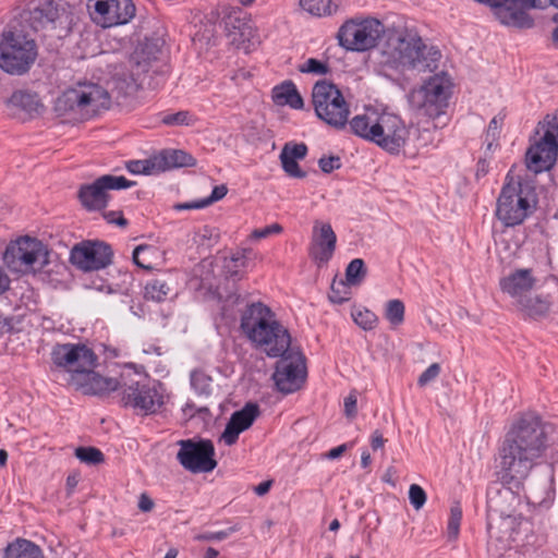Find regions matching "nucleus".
<instances>
[{
    "instance_id": "obj_1",
    "label": "nucleus",
    "mask_w": 558,
    "mask_h": 558,
    "mask_svg": "<svg viewBox=\"0 0 558 558\" xmlns=\"http://www.w3.org/2000/svg\"><path fill=\"white\" fill-rule=\"evenodd\" d=\"M546 448L547 436L538 416L527 413L512 424L498 449L502 484L493 483L487 489V517L518 513L521 496L505 484L519 488Z\"/></svg>"
},
{
    "instance_id": "obj_2",
    "label": "nucleus",
    "mask_w": 558,
    "mask_h": 558,
    "mask_svg": "<svg viewBox=\"0 0 558 558\" xmlns=\"http://www.w3.org/2000/svg\"><path fill=\"white\" fill-rule=\"evenodd\" d=\"M162 46L159 37H146L137 44L126 66L114 73V88L120 95L128 97L140 88H157L165 82L168 65L160 59Z\"/></svg>"
},
{
    "instance_id": "obj_3",
    "label": "nucleus",
    "mask_w": 558,
    "mask_h": 558,
    "mask_svg": "<svg viewBox=\"0 0 558 558\" xmlns=\"http://www.w3.org/2000/svg\"><path fill=\"white\" fill-rule=\"evenodd\" d=\"M241 329L269 357H279L292 349L288 329L276 319L275 313L260 302L250 304L242 313Z\"/></svg>"
},
{
    "instance_id": "obj_4",
    "label": "nucleus",
    "mask_w": 558,
    "mask_h": 558,
    "mask_svg": "<svg viewBox=\"0 0 558 558\" xmlns=\"http://www.w3.org/2000/svg\"><path fill=\"white\" fill-rule=\"evenodd\" d=\"M384 62L395 69L416 70L417 72L434 71L438 68L441 57L435 47H427L421 37L415 35H390L383 50Z\"/></svg>"
},
{
    "instance_id": "obj_5",
    "label": "nucleus",
    "mask_w": 558,
    "mask_h": 558,
    "mask_svg": "<svg viewBox=\"0 0 558 558\" xmlns=\"http://www.w3.org/2000/svg\"><path fill=\"white\" fill-rule=\"evenodd\" d=\"M536 205L535 189L530 183H506L497 198L495 215L505 227H515L535 211Z\"/></svg>"
},
{
    "instance_id": "obj_6",
    "label": "nucleus",
    "mask_w": 558,
    "mask_h": 558,
    "mask_svg": "<svg viewBox=\"0 0 558 558\" xmlns=\"http://www.w3.org/2000/svg\"><path fill=\"white\" fill-rule=\"evenodd\" d=\"M38 57V46L21 29L7 28L0 38V69L11 75L27 73Z\"/></svg>"
},
{
    "instance_id": "obj_7",
    "label": "nucleus",
    "mask_w": 558,
    "mask_h": 558,
    "mask_svg": "<svg viewBox=\"0 0 558 558\" xmlns=\"http://www.w3.org/2000/svg\"><path fill=\"white\" fill-rule=\"evenodd\" d=\"M21 16L25 25L44 38L61 39L70 31L68 15L54 0H31Z\"/></svg>"
},
{
    "instance_id": "obj_8",
    "label": "nucleus",
    "mask_w": 558,
    "mask_h": 558,
    "mask_svg": "<svg viewBox=\"0 0 558 558\" xmlns=\"http://www.w3.org/2000/svg\"><path fill=\"white\" fill-rule=\"evenodd\" d=\"M312 102L317 117L328 125L337 130L347 125L350 113L349 105L333 83L326 80L315 83Z\"/></svg>"
},
{
    "instance_id": "obj_9",
    "label": "nucleus",
    "mask_w": 558,
    "mask_h": 558,
    "mask_svg": "<svg viewBox=\"0 0 558 558\" xmlns=\"http://www.w3.org/2000/svg\"><path fill=\"white\" fill-rule=\"evenodd\" d=\"M109 105V93L100 85L92 83L65 90L56 102L59 111L76 112L85 117H90L100 109H107Z\"/></svg>"
},
{
    "instance_id": "obj_10",
    "label": "nucleus",
    "mask_w": 558,
    "mask_h": 558,
    "mask_svg": "<svg viewBox=\"0 0 558 558\" xmlns=\"http://www.w3.org/2000/svg\"><path fill=\"white\" fill-rule=\"evenodd\" d=\"M539 138L525 154L529 170L539 173L549 170L557 160L558 155V119L554 117L538 124Z\"/></svg>"
},
{
    "instance_id": "obj_11",
    "label": "nucleus",
    "mask_w": 558,
    "mask_h": 558,
    "mask_svg": "<svg viewBox=\"0 0 558 558\" xmlns=\"http://www.w3.org/2000/svg\"><path fill=\"white\" fill-rule=\"evenodd\" d=\"M3 260L13 270L37 271L49 263V254L43 242L25 236L7 246Z\"/></svg>"
},
{
    "instance_id": "obj_12",
    "label": "nucleus",
    "mask_w": 558,
    "mask_h": 558,
    "mask_svg": "<svg viewBox=\"0 0 558 558\" xmlns=\"http://www.w3.org/2000/svg\"><path fill=\"white\" fill-rule=\"evenodd\" d=\"M384 25L377 19L349 20L338 31L339 45L350 51H366L377 45Z\"/></svg>"
},
{
    "instance_id": "obj_13",
    "label": "nucleus",
    "mask_w": 558,
    "mask_h": 558,
    "mask_svg": "<svg viewBox=\"0 0 558 558\" xmlns=\"http://www.w3.org/2000/svg\"><path fill=\"white\" fill-rule=\"evenodd\" d=\"M51 361L57 367L71 373L74 383L97 366L98 356L84 343H58L52 348Z\"/></svg>"
},
{
    "instance_id": "obj_14",
    "label": "nucleus",
    "mask_w": 558,
    "mask_h": 558,
    "mask_svg": "<svg viewBox=\"0 0 558 558\" xmlns=\"http://www.w3.org/2000/svg\"><path fill=\"white\" fill-rule=\"evenodd\" d=\"M120 403L140 414L156 413L163 404V396L155 385L121 378Z\"/></svg>"
},
{
    "instance_id": "obj_15",
    "label": "nucleus",
    "mask_w": 558,
    "mask_h": 558,
    "mask_svg": "<svg viewBox=\"0 0 558 558\" xmlns=\"http://www.w3.org/2000/svg\"><path fill=\"white\" fill-rule=\"evenodd\" d=\"M279 357L272 379L280 392L293 393L302 387L306 379L305 356L299 350L291 349Z\"/></svg>"
},
{
    "instance_id": "obj_16",
    "label": "nucleus",
    "mask_w": 558,
    "mask_h": 558,
    "mask_svg": "<svg viewBox=\"0 0 558 558\" xmlns=\"http://www.w3.org/2000/svg\"><path fill=\"white\" fill-rule=\"evenodd\" d=\"M134 185V181L128 180L123 175L105 174L89 184H82L77 191V197L84 208L101 210L109 203V191L124 190Z\"/></svg>"
},
{
    "instance_id": "obj_17",
    "label": "nucleus",
    "mask_w": 558,
    "mask_h": 558,
    "mask_svg": "<svg viewBox=\"0 0 558 558\" xmlns=\"http://www.w3.org/2000/svg\"><path fill=\"white\" fill-rule=\"evenodd\" d=\"M177 453L179 463L191 473H208L217 466L215 447L209 439H183Z\"/></svg>"
},
{
    "instance_id": "obj_18",
    "label": "nucleus",
    "mask_w": 558,
    "mask_h": 558,
    "mask_svg": "<svg viewBox=\"0 0 558 558\" xmlns=\"http://www.w3.org/2000/svg\"><path fill=\"white\" fill-rule=\"evenodd\" d=\"M92 20L104 28L128 24L136 12L132 0H87Z\"/></svg>"
},
{
    "instance_id": "obj_19",
    "label": "nucleus",
    "mask_w": 558,
    "mask_h": 558,
    "mask_svg": "<svg viewBox=\"0 0 558 558\" xmlns=\"http://www.w3.org/2000/svg\"><path fill=\"white\" fill-rule=\"evenodd\" d=\"M113 251L102 241H82L70 252V262L77 269L93 271L104 269L112 263Z\"/></svg>"
},
{
    "instance_id": "obj_20",
    "label": "nucleus",
    "mask_w": 558,
    "mask_h": 558,
    "mask_svg": "<svg viewBox=\"0 0 558 558\" xmlns=\"http://www.w3.org/2000/svg\"><path fill=\"white\" fill-rule=\"evenodd\" d=\"M375 126V135L372 143L393 155L400 153L410 137V129L396 114H380Z\"/></svg>"
},
{
    "instance_id": "obj_21",
    "label": "nucleus",
    "mask_w": 558,
    "mask_h": 558,
    "mask_svg": "<svg viewBox=\"0 0 558 558\" xmlns=\"http://www.w3.org/2000/svg\"><path fill=\"white\" fill-rule=\"evenodd\" d=\"M450 86V80L445 73L429 77L417 92L421 98L420 106L429 116H439L448 105Z\"/></svg>"
},
{
    "instance_id": "obj_22",
    "label": "nucleus",
    "mask_w": 558,
    "mask_h": 558,
    "mask_svg": "<svg viewBox=\"0 0 558 558\" xmlns=\"http://www.w3.org/2000/svg\"><path fill=\"white\" fill-rule=\"evenodd\" d=\"M337 235L329 222L316 220L313 226L308 256L317 266L326 265L333 256Z\"/></svg>"
},
{
    "instance_id": "obj_23",
    "label": "nucleus",
    "mask_w": 558,
    "mask_h": 558,
    "mask_svg": "<svg viewBox=\"0 0 558 558\" xmlns=\"http://www.w3.org/2000/svg\"><path fill=\"white\" fill-rule=\"evenodd\" d=\"M500 8L496 15L501 24L517 28H531L534 25L529 10L537 8L536 0H499Z\"/></svg>"
},
{
    "instance_id": "obj_24",
    "label": "nucleus",
    "mask_w": 558,
    "mask_h": 558,
    "mask_svg": "<svg viewBox=\"0 0 558 558\" xmlns=\"http://www.w3.org/2000/svg\"><path fill=\"white\" fill-rule=\"evenodd\" d=\"M523 521L524 517L519 512L487 517V533L490 538L499 542L514 541Z\"/></svg>"
},
{
    "instance_id": "obj_25",
    "label": "nucleus",
    "mask_w": 558,
    "mask_h": 558,
    "mask_svg": "<svg viewBox=\"0 0 558 558\" xmlns=\"http://www.w3.org/2000/svg\"><path fill=\"white\" fill-rule=\"evenodd\" d=\"M537 279L533 275L532 269L523 268L517 269L500 280V288L502 292L509 294L517 300L524 299L526 293L530 292Z\"/></svg>"
},
{
    "instance_id": "obj_26",
    "label": "nucleus",
    "mask_w": 558,
    "mask_h": 558,
    "mask_svg": "<svg viewBox=\"0 0 558 558\" xmlns=\"http://www.w3.org/2000/svg\"><path fill=\"white\" fill-rule=\"evenodd\" d=\"M74 384L82 389L85 395L104 396L120 389L121 380L110 377H104L94 372H86Z\"/></svg>"
},
{
    "instance_id": "obj_27",
    "label": "nucleus",
    "mask_w": 558,
    "mask_h": 558,
    "mask_svg": "<svg viewBox=\"0 0 558 558\" xmlns=\"http://www.w3.org/2000/svg\"><path fill=\"white\" fill-rule=\"evenodd\" d=\"M306 154L307 146L304 143H287L280 153L283 171L291 178L304 179L306 172L300 168L298 160L304 159Z\"/></svg>"
},
{
    "instance_id": "obj_28",
    "label": "nucleus",
    "mask_w": 558,
    "mask_h": 558,
    "mask_svg": "<svg viewBox=\"0 0 558 558\" xmlns=\"http://www.w3.org/2000/svg\"><path fill=\"white\" fill-rule=\"evenodd\" d=\"M7 105L13 111L12 113L24 112L32 117L34 113H39L43 108L38 95L28 90H16L8 99Z\"/></svg>"
},
{
    "instance_id": "obj_29",
    "label": "nucleus",
    "mask_w": 558,
    "mask_h": 558,
    "mask_svg": "<svg viewBox=\"0 0 558 558\" xmlns=\"http://www.w3.org/2000/svg\"><path fill=\"white\" fill-rule=\"evenodd\" d=\"M272 100L278 106H289L293 109H302L303 98L292 81H286L272 88Z\"/></svg>"
},
{
    "instance_id": "obj_30",
    "label": "nucleus",
    "mask_w": 558,
    "mask_h": 558,
    "mask_svg": "<svg viewBox=\"0 0 558 558\" xmlns=\"http://www.w3.org/2000/svg\"><path fill=\"white\" fill-rule=\"evenodd\" d=\"M155 157L158 172L179 167H192L195 165V159L190 154L181 149L162 150Z\"/></svg>"
},
{
    "instance_id": "obj_31",
    "label": "nucleus",
    "mask_w": 558,
    "mask_h": 558,
    "mask_svg": "<svg viewBox=\"0 0 558 558\" xmlns=\"http://www.w3.org/2000/svg\"><path fill=\"white\" fill-rule=\"evenodd\" d=\"M379 116L376 112L357 114L352 118L349 122L351 132L368 142H373L376 128L375 125L378 123Z\"/></svg>"
},
{
    "instance_id": "obj_32",
    "label": "nucleus",
    "mask_w": 558,
    "mask_h": 558,
    "mask_svg": "<svg viewBox=\"0 0 558 558\" xmlns=\"http://www.w3.org/2000/svg\"><path fill=\"white\" fill-rule=\"evenodd\" d=\"M3 558H44V555L41 548L35 543L17 538L7 546Z\"/></svg>"
},
{
    "instance_id": "obj_33",
    "label": "nucleus",
    "mask_w": 558,
    "mask_h": 558,
    "mask_svg": "<svg viewBox=\"0 0 558 558\" xmlns=\"http://www.w3.org/2000/svg\"><path fill=\"white\" fill-rule=\"evenodd\" d=\"M519 308L530 317H543L548 314L551 302L547 296L534 295L520 299Z\"/></svg>"
},
{
    "instance_id": "obj_34",
    "label": "nucleus",
    "mask_w": 558,
    "mask_h": 558,
    "mask_svg": "<svg viewBox=\"0 0 558 558\" xmlns=\"http://www.w3.org/2000/svg\"><path fill=\"white\" fill-rule=\"evenodd\" d=\"M341 0H300L301 8L314 16H330L339 9Z\"/></svg>"
},
{
    "instance_id": "obj_35",
    "label": "nucleus",
    "mask_w": 558,
    "mask_h": 558,
    "mask_svg": "<svg viewBox=\"0 0 558 558\" xmlns=\"http://www.w3.org/2000/svg\"><path fill=\"white\" fill-rule=\"evenodd\" d=\"M250 250H241L231 257L223 260V272L227 278L239 280L242 278L243 269L247 265V253Z\"/></svg>"
},
{
    "instance_id": "obj_36",
    "label": "nucleus",
    "mask_w": 558,
    "mask_h": 558,
    "mask_svg": "<svg viewBox=\"0 0 558 558\" xmlns=\"http://www.w3.org/2000/svg\"><path fill=\"white\" fill-rule=\"evenodd\" d=\"M259 415V407L256 403L248 402L240 411H235L229 421L240 430L250 428Z\"/></svg>"
},
{
    "instance_id": "obj_37",
    "label": "nucleus",
    "mask_w": 558,
    "mask_h": 558,
    "mask_svg": "<svg viewBox=\"0 0 558 558\" xmlns=\"http://www.w3.org/2000/svg\"><path fill=\"white\" fill-rule=\"evenodd\" d=\"M170 292V287L167 281L163 279H151L145 284V299L151 300L155 302H162L166 300Z\"/></svg>"
},
{
    "instance_id": "obj_38",
    "label": "nucleus",
    "mask_w": 558,
    "mask_h": 558,
    "mask_svg": "<svg viewBox=\"0 0 558 558\" xmlns=\"http://www.w3.org/2000/svg\"><path fill=\"white\" fill-rule=\"evenodd\" d=\"M222 23L225 31L228 35L234 34L236 31H241L245 25V21L242 17V10L239 8H223Z\"/></svg>"
},
{
    "instance_id": "obj_39",
    "label": "nucleus",
    "mask_w": 558,
    "mask_h": 558,
    "mask_svg": "<svg viewBox=\"0 0 558 558\" xmlns=\"http://www.w3.org/2000/svg\"><path fill=\"white\" fill-rule=\"evenodd\" d=\"M367 274L365 263L362 258L352 259L345 268V281L352 286H359Z\"/></svg>"
},
{
    "instance_id": "obj_40",
    "label": "nucleus",
    "mask_w": 558,
    "mask_h": 558,
    "mask_svg": "<svg viewBox=\"0 0 558 558\" xmlns=\"http://www.w3.org/2000/svg\"><path fill=\"white\" fill-rule=\"evenodd\" d=\"M404 311L401 300H389L385 306V317L392 326H400L404 322Z\"/></svg>"
},
{
    "instance_id": "obj_41",
    "label": "nucleus",
    "mask_w": 558,
    "mask_h": 558,
    "mask_svg": "<svg viewBox=\"0 0 558 558\" xmlns=\"http://www.w3.org/2000/svg\"><path fill=\"white\" fill-rule=\"evenodd\" d=\"M126 169L133 174L158 173L155 156L144 160H130L126 162Z\"/></svg>"
},
{
    "instance_id": "obj_42",
    "label": "nucleus",
    "mask_w": 558,
    "mask_h": 558,
    "mask_svg": "<svg viewBox=\"0 0 558 558\" xmlns=\"http://www.w3.org/2000/svg\"><path fill=\"white\" fill-rule=\"evenodd\" d=\"M75 457L83 463L97 465L105 461L104 453L96 447H78Z\"/></svg>"
},
{
    "instance_id": "obj_43",
    "label": "nucleus",
    "mask_w": 558,
    "mask_h": 558,
    "mask_svg": "<svg viewBox=\"0 0 558 558\" xmlns=\"http://www.w3.org/2000/svg\"><path fill=\"white\" fill-rule=\"evenodd\" d=\"M351 286L352 284H349V282L345 280H333L328 295L329 300L337 304H342L343 302L348 301L351 294Z\"/></svg>"
},
{
    "instance_id": "obj_44",
    "label": "nucleus",
    "mask_w": 558,
    "mask_h": 558,
    "mask_svg": "<svg viewBox=\"0 0 558 558\" xmlns=\"http://www.w3.org/2000/svg\"><path fill=\"white\" fill-rule=\"evenodd\" d=\"M502 123H504V117H501V116H496L490 120L487 131H486V134H485V143H486L487 151H492L497 146V140L499 137V133H500Z\"/></svg>"
},
{
    "instance_id": "obj_45",
    "label": "nucleus",
    "mask_w": 558,
    "mask_h": 558,
    "mask_svg": "<svg viewBox=\"0 0 558 558\" xmlns=\"http://www.w3.org/2000/svg\"><path fill=\"white\" fill-rule=\"evenodd\" d=\"M462 520V508L460 502L456 501L450 508V517L448 520V536L449 538L456 539L459 535L460 524Z\"/></svg>"
},
{
    "instance_id": "obj_46",
    "label": "nucleus",
    "mask_w": 558,
    "mask_h": 558,
    "mask_svg": "<svg viewBox=\"0 0 558 558\" xmlns=\"http://www.w3.org/2000/svg\"><path fill=\"white\" fill-rule=\"evenodd\" d=\"M211 378L203 371H193L191 373V385L201 395L210 392Z\"/></svg>"
},
{
    "instance_id": "obj_47",
    "label": "nucleus",
    "mask_w": 558,
    "mask_h": 558,
    "mask_svg": "<svg viewBox=\"0 0 558 558\" xmlns=\"http://www.w3.org/2000/svg\"><path fill=\"white\" fill-rule=\"evenodd\" d=\"M161 121L166 125H191L195 122V119L189 111L182 110L165 114Z\"/></svg>"
},
{
    "instance_id": "obj_48",
    "label": "nucleus",
    "mask_w": 558,
    "mask_h": 558,
    "mask_svg": "<svg viewBox=\"0 0 558 558\" xmlns=\"http://www.w3.org/2000/svg\"><path fill=\"white\" fill-rule=\"evenodd\" d=\"M354 322L364 330H372L378 322L377 316L369 310L359 311L352 314Z\"/></svg>"
},
{
    "instance_id": "obj_49",
    "label": "nucleus",
    "mask_w": 558,
    "mask_h": 558,
    "mask_svg": "<svg viewBox=\"0 0 558 558\" xmlns=\"http://www.w3.org/2000/svg\"><path fill=\"white\" fill-rule=\"evenodd\" d=\"M300 72L302 73H314L324 75L328 73L329 66L327 63L320 62L317 59L310 58L304 64L300 66Z\"/></svg>"
},
{
    "instance_id": "obj_50",
    "label": "nucleus",
    "mask_w": 558,
    "mask_h": 558,
    "mask_svg": "<svg viewBox=\"0 0 558 558\" xmlns=\"http://www.w3.org/2000/svg\"><path fill=\"white\" fill-rule=\"evenodd\" d=\"M409 499L414 509H421L426 502V493L417 485L412 484L409 488Z\"/></svg>"
},
{
    "instance_id": "obj_51",
    "label": "nucleus",
    "mask_w": 558,
    "mask_h": 558,
    "mask_svg": "<svg viewBox=\"0 0 558 558\" xmlns=\"http://www.w3.org/2000/svg\"><path fill=\"white\" fill-rule=\"evenodd\" d=\"M235 531H236L235 527H230L228 530L218 531V532H204V533L197 534L194 538L199 542L223 541Z\"/></svg>"
},
{
    "instance_id": "obj_52",
    "label": "nucleus",
    "mask_w": 558,
    "mask_h": 558,
    "mask_svg": "<svg viewBox=\"0 0 558 558\" xmlns=\"http://www.w3.org/2000/svg\"><path fill=\"white\" fill-rule=\"evenodd\" d=\"M440 365L438 363L430 364L418 377L417 384L421 387L426 386L440 374Z\"/></svg>"
},
{
    "instance_id": "obj_53",
    "label": "nucleus",
    "mask_w": 558,
    "mask_h": 558,
    "mask_svg": "<svg viewBox=\"0 0 558 558\" xmlns=\"http://www.w3.org/2000/svg\"><path fill=\"white\" fill-rule=\"evenodd\" d=\"M318 166L324 173H331L341 167V159L339 156H324L318 160Z\"/></svg>"
},
{
    "instance_id": "obj_54",
    "label": "nucleus",
    "mask_w": 558,
    "mask_h": 558,
    "mask_svg": "<svg viewBox=\"0 0 558 558\" xmlns=\"http://www.w3.org/2000/svg\"><path fill=\"white\" fill-rule=\"evenodd\" d=\"M242 433L239 427H236L234 424H232L231 421H229L226 425V428L221 435V440L228 446H232L236 442L239 435Z\"/></svg>"
},
{
    "instance_id": "obj_55",
    "label": "nucleus",
    "mask_w": 558,
    "mask_h": 558,
    "mask_svg": "<svg viewBox=\"0 0 558 558\" xmlns=\"http://www.w3.org/2000/svg\"><path fill=\"white\" fill-rule=\"evenodd\" d=\"M227 193L228 189L225 184L217 185L213 189L211 194L208 197L201 199V206L207 207L210 204L222 199Z\"/></svg>"
},
{
    "instance_id": "obj_56",
    "label": "nucleus",
    "mask_w": 558,
    "mask_h": 558,
    "mask_svg": "<svg viewBox=\"0 0 558 558\" xmlns=\"http://www.w3.org/2000/svg\"><path fill=\"white\" fill-rule=\"evenodd\" d=\"M282 231V227L279 223H272L262 229H255L251 233V238L254 240H260L269 236L270 234H277Z\"/></svg>"
},
{
    "instance_id": "obj_57",
    "label": "nucleus",
    "mask_w": 558,
    "mask_h": 558,
    "mask_svg": "<svg viewBox=\"0 0 558 558\" xmlns=\"http://www.w3.org/2000/svg\"><path fill=\"white\" fill-rule=\"evenodd\" d=\"M147 251H150V246H148V245H144V244L138 245V246H136V247H135V250L133 251V256H132V257H133V262H134V264H135L136 266H138V267H141V268H143V269H147V270H149V269H151L150 264H145V263H144V260H142V259L140 258V255H141L142 253L147 252Z\"/></svg>"
},
{
    "instance_id": "obj_58",
    "label": "nucleus",
    "mask_w": 558,
    "mask_h": 558,
    "mask_svg": "<svg viewBox=\"0 0 558 558\" xmlns=\"http://www.w3.org/2000/svg\"><path fill=\"white\" fill-rule=\"evenodd\" d=\"M356 396L351 392L344 398V413L348 417H354L356 415Z\"/></svg>"
},
{
    "instance_id": "obj_59",
    "label": "nucleus",
    "mask_w": 558,
    "mask_h": 558,
    "mask_svg": "<svg viewBox=\"0 0 558 558\" xmlns=\"http://www.w3.org/2000/svg\"><path fill=\"white\" fill-rule=\"evenodd\" d=\"M104 217L109 223H116L119 227L128 226V220L123 217L121 211H107Z\"/></svg>"
},
{
    "instance_id": "obj_60",
    "label": "nucleus",
    "mask_w": 558,
    "mask_h": 558,
    "mask_svg": "<svg viewBox=\"0 0 558 558\" xmlns=\"http://www.w3.org/2000/svg\"><path fill=\"white\" fill-rule=\"evenodd\" d=\"M154 508L153 499L145 493L140 496L138 509L143 512H149Z\"/></svg>"
},
{
    "instance_id": "obj_61",
    "label": "nucleus",
    "mask_w": 558,
    "mask_h": 558,
    "mask_svg": "<svg viewBox=\"0 0 558 558\" xmlns=\"http://www.w3.org/2000/svg\"><path fill=\"white\" fill-rule=\"evenodd\" d=\"M386 442V439L383 437L381 433L379 430H375L372 434L371 437V446L373 450H377L379 448H383Z\"/></svg>"
},
{
    "instance_id": "obj_62",
    "label": "nucleus",
    "mask_w": 558,
    "mask_h": 558,
    "mask_svg": "<svg viewBox=\"0 0 558 558\" xmlns=\"http://www.w3.org/2000/svg\"><path fill=\"white\" fill-rule=\"evenodd\" d=\"M347 449H348V445L342 444L338 447L330 449L325 456L329 460H335V459L340 458L347 451Z\"/></svg>"
},
{
    "instance_id": "obj_63",
    "label": "nucleus",
    "mask_w": 558,
    "mask_h": 558,
    "mask_svg": "<svg viewBox=\"0 0 558 558\" xmlns=\"http://www.w3.org/2000/svg\"><path fill=\"white\" fill-rule=\"evenodd\" d=\"M271 484L272 482L271 481H265V482H262L260 484H258L255 488H254V492L258 495V496H263L265 494H267L271 487Z\"/></svg>"
},
{
    "instance_id": "obj_64",
    "label": "nucleus",
    "mask_w": 558,
    "mask_h": 558,
    "mask_svg": "<svg viewBox=\"0 0 558 558\" xmlns=\"http://www.w3.org/2000/svg\"><path fill=\"white\" fill-rule=\"evenodd\" d=\"M551 21L557 24L551 33L553 45L558 49V12L551 16Z\"/></svg>"
}]
</instances>
